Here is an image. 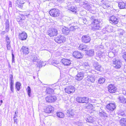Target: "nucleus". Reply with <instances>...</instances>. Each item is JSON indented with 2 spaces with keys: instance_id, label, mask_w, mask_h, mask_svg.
<instances>
[{
  "instance_id": "1",
  "label": "nucleus",
  "mask_w": 126,
  "mask_h": 126,
  "mask_svg": "<svg viewBox=\"0 0 126 126\" xmlns=\"http://www.w3.org/2000/svg\"><path fill=\"white\" fill-rule=\"evenodd\" d=\"M91 30L93 31H97L101 29L100 25L101 20L100 19H95L93 17H92L91 18Z\"/></svg>"
},
{
  "instance_id": "2",
  "label": "nucleus",
  "mask_w": 126,
  "mask_h": 126,
  "mask_svg": "<svg viewBox=\"0 0 126 126\" xmlns=\"http://www.w3.org/2000/svg\"><path fill=\"white\" fill-rule=\"evenodd\" d=\"M76 101L79 103H88L89 101V98L87 97H78L76 98Z\"/></svg>"
},
{
  "instance_id": "3",
  "label": "nucleus",
  "mask_w": 126,
  "mask_h": 126,
  "mask_svg": "<svg viewBox=\"0 0 126 126\" xmlns=\"http://www.w3.org/2000/svg\"><path fill=\"white\" fill-rule=\"evenodd\" d=\"M49 13L51 16L56 17L59 16L60 14L59 10L55 9L50 10Z\"/></svg>"
},
{
  "instance_id": "4",
  "label": "nucleus",
  "mask_w": 126,
  "mask_h": 126,
  "mask_svg": "<svg viewBox=\"0 0 126 126\" xmlns=\"http://www.w3.org/2000/svg\"><path fill=\"white\" fill-rule=\"evenodd\" d=\"M48 35L50 37L56 35L58 34V31L56 29L53 28H50L48 31Z\"/></svg>"
},
{
  "instance_id": "5",
  "label": "nucleus",
  "mask_w": 126,
  "mask_h": 126,
  "mask_svg": "<svg viewBox=\"0 0 126 126\" xmlns=\"http://www.w3.org/2000/svg\"><path fill=\"white\" fill-rule=\"evenodd\" d=\"M66 93L70 94L74 92L75 90V88L73 86L70 85L67 86L64 89Z\"/></svg>"
},
{
  "instance_id": "6",
  "label": "nucleus",
  "mask_w": 126,
  "mask_h": 126,
  "mask_svg": "<svg viewBox=\"0 0 126 126\" xmlns=\"http://www.w3.org/2000/svg\"><path fill=\"white\" fill-rule=\"evenodd\" d=\"M27 38V35L25 32H19L18 35V38L22 41L25 40Z\"/></svg>"
},
{
  "instance_id": "7",
  "label": "nucleus",
  "mask_w": 126,
  "mask_h": 126,
  "mask_svg": "<svg viewBox=\"0 0 126 126\" xmlns=\"http://www.w3.org/2000/svg\"><path fill=\"white\" fill-rule=\"evenodd\" d=\"M65 40V38L63 36L59 35L55 37L54 40L56 42L58 43H63Z\"/></svg>"
},
{
  "instance_id": "8",
  "label": "nucleus",
  "mask_w": 126,
  "mask_h": 126,
  "mask_svg": "<svg viewBox=\"0 0 126 126\" xmlns=\"http://www.w3.org/2000/svg\"><path fill=\"white\" fill-rule=\"evenodd\" d=\"M57 99L56 96L52 95L47 96L46 98V102L50 103L54 102Z\"/></svg>"
},
{
  "instance_id": "9",
  "label": "nucleus",
  "mask_w": 126,
  "mask_h": 126,
  "mask_svg": "<svg viewBox=\"0 0 126 126\" xmlns=\"http://www.w3.org/2000/svg\"><path fill=\"white\" fill-rule=\"evenodd\" d=\"M113 66L116 68H119L121 67V63L118 60H116L113 59Z\"/></svg>"
},
{
  "instance_id": "10",
  "label": "nucleus",
  "mask_w": 126,
  "mask_h": 126,
  "mask_svg": "<svg viewBox=\"0 0 126 126\" xmlns=\"http://www.w3.org/2000/svg\"><path fill=\"white\" fill-rule=\"evenodd\" d=\"M94 69L97 71H100L102 69V68L100 65L97 62H95L93 64Z\"/></svg>"
},
{
  "instance_id": "11",
  "label": "nucleus",
  "mask_w": 126,
  "mask_h": 126,
  "mask_svg": "<svg viewBox=\"0 0 126 126\" xmlns=\"http://www.w3.org/2000/svg\"><path fill=\"white\" fill-rule=\"evenodd\" d=\"M73 56L77 59H80L83 57V54L78 51H75L74 52L73 54Z\"/></svg>"
},
{
  "instance_id": "12",
  "label": "nucleus",
  "mask_w": 126,
  "mask_h": 126,
  "mask_svg": "<svg viewBox=\"0 0 126 126\" xmlns=\"http://www.w3.org/2000/svg\"><path fill=\"white\" fill-rule=\"evenodd\" d=\"M108 91L111 93H115L116 90V87L112 84H110L108 87Z\"/></svg>"
},
{
  "instance_id": "13",
  "label": "nucleus",
  "mask_w": 126,
  "mask_h": 126,
  "mask_svg": "<svg viewBox=\"0 0 126 126\" xmlns=\"http://www.w3.org/2000/svg\"><path fill=\"white\" fill-rule=\"evenodd\" d=\"M54 110V108L51 106H46L44 108V111L46 113H50Z\"/></svg>"
},
{
  "instance_id": "14",
  "label": "nucleus",
  "mask_w": 126,
  "mask_h": 126,
  "mask_svg": "<svg viewBox=\"0 0 126 126\" xmlns=\"http://www.w3.org/2000/svg\"><path fill=\"white\" fill-rule=\"evenodd\" d=\"M116 105L114 103H109L106 107V108L110 111H112L116 108Z\"/></svg>"
},
{
  "instance_id": "15",
  "label": "nucleus",
  "mask_w": 126,
  "mask_h": 126,
  "mask_svg": "<svg viewBox=\"0 0 126 126\" xmlns=\"http://www.w3.org/2000/svg\"><path fill=\"white\" fill-rule=\"evenodd\" d=\"M84 77V73L83 72L81 71L79 72L75 77L76 79L78 81H80Z\"/></svg>"
},
{
  "instance_id": "16",
  "label": "nucleus",
  "mask_w": 126,
  "mask_h": 126,
  "mask_svg": "<svg viewBox=\"0 0 126 126\" xmlns=\"http://www.w3.org/2000/svg\"><path fill=\"white\" fill-rule=\"evenodd\" d=\"M119 20L114 16H112L110 18V22L114 24H117L119 22Z\"/></svg>"
},
{
  "instance_id": "17",
  "label": "nucleus",
  "mask_w": 126,
  "mask_h": 126,
  "mask_svg": "<svg viewBox=\"0 0 126 126\" xmlns=\"http://www.w3.org/2000/svg\"><path fill=\"white\" fill-rule=\"evenodd\" d=\"M91 40V39L90 37L87 35L83 36L82 38V41L85 43L89 42Z\"/></svg>"
},
{
  "instance_id": "18",
  "label": "nucleus",
  "mask_w": 126,
  "mask_h": 126,
  "mask_svg": "<svg viewBox=\"0 0 126 126\" xmlns=\"http://www.w3.org/2000/svg\"><path fill=\"white\" fill-rule=\"evenodd\" d=\"M16 6L22 8L25 2H24L23 0H17L16 1Z\"/></svg>"
},
{
  "instance_id": "19",
  "label": "nucleus",
  "mask_w": 126,
  "mask_h": 126,
  "mask_svg": "<svg viewBox=\"0 0 126 126\" xmlns=\"http://www.w3.org/2000/svg\"><path fill=\"white\" fill-rule=\"evenodd\" d=\"M61 62L64 66H67L70 65L71 62L70 61L65 59H63L61 60Z\"/></svg>"
},
{
  "instance_id": "20",
  "label": "nucleus",
  "mask_w": 126,
  "mask_h": 126,
  "mask_svg": "<svg viewBox=\"0 0 126 126\" xmlns=\"http://www.w3.org/2000/svg\"><path fill=\"white\" fill-rule=\"evenodd\" d=\"M21 49L24 55H25L28 54L29 52L28 48L26 47L23 46L21 48Z\"/></svg>"
},
{
  "instance_id": "21",
  "label": "nucleus",
  "mask_w": 126,
  "mask_h": 126,
  "mask_svg": "<svg viewBox=\"0 0 126 126\" xmlns=\"http://www.w3.org/2000/svg\"><path fill=\"white\" fill-rule=\"evenodd\" d=\"M86 54L88 56L91 57L93 56L94 55V51L93 49L86 50Z\"/></svg>"
},
{
  "instance_id": "22",
  "label": "nucleus",
  "mask_w": 126,
  "mask_h": 126,
  "mask_svg": "<svg viewBox=\"0 0 126 126\" xmlns=\"http://www.w3.org/2000/svg\"><path fill=\"white\" fill-rule=\"evenodd\" d=\"M119 102L123 103L126 104V98L122 96H119L118 97Z\"/></svg>"
},
{
  "instance_id": "23",
  "label": "nucleus",
  "mask_w": 126,
  "mask_h": 126,
  "mask_svg": "<svg viewBox=\"0 0 126 126\" xmlns=\"http://www.w3.org/2000/svg\"><path fill=\"white\" fill-rule=\"evenodd\" d=\"M66 115L68 116L73 115L74 114V110L71 109H69L67 111Z\"/></svg>"
},
{
  "instance_id": "24",
  "label": "nucleus",
  "mask_w": 126,
  "mask_h": 126,
  "mask_svg": "<svg viewBox=\"0 0 126 126\" xmlns=\"http://www.w3.org/2000/svg\"><path fill=\"white\" fill-rule=\"evenodd\" d=\"M88 47V46H87L85 45L81 44L80 45L79 47V50L86 51Z\"/></svg>"
},
{
  "instance_id": "25",
  "label": "nucleus",
  "mask_w": 126,
  "mask_h": 126,
  "mask_svg": "<svg viewBox=\"0 0 126 126\" xmlns=\"http://www.w3.org/2000/svg\"><path fill=\"white\" fill-rule=\"evenodd\" d=\"M63 33L65 35H67L70 32L69 29L68 28L64 26L62 29Z\"/></svg>"
},
{
  "instance_id": "26",
  "label": "nucleus",
  "mask_w": 126,
  "mask_h": 126,
  "mask_svg": "<svg viewBox=\"0 0 126 126\" xmlns=\"http://www.w3.org/2000/svg\"><path fill=\"white\" fill-rule=\"evenodd\" d=\"M118 5L121 9H125L126 8V3L123 2H119Z\"/></svg>"
},
{
  "instance_id": "27",
  "label": "nucleus",
  "mask_w": 126,
  "mask_h": 126,
  "mask_svg": "<svg viewBox=\"0 0 126 126\" xmlns=\"http://www.w3.org/2000/svg\"><path fill=\"white\" fill-rule=\"evenodd\" d=\"M95 78L93 77L88 76L86 78V79L89 82H94L95 81Z\"/></svg>"
},
{
  "instance_id": "28",
  "label": "nucleus",
  "mask_w": 126,
  "mask_h": 126,
  "mask_svg": "<svg viewBox=\"0 0 126 126\" xmlns=\"http://www.w3.org/2000/svg\"><path fill=\"white\" fill-rule=\"evenodd\" d=\"M74 6H72L70 7L67 6V8H66L67 9H68V10L71 11L72 12H74V13H76V8Z\"/></svg>"
},
{
  "instance_id": "29",
  "label": "nucleus",
  "mask_w": 126,
  "mask_h": 126,
  "mask_svg": "<svg viewBox=\"0 0 126 126\" xmlns=\"http://www.w3.org/2000/svg\"><path fill=\"white\" fill-rule=\"evenodd\" d=\"M120 123L123 126H126V118H122L120 120Z\"/></svg>"
},
{
  "instance_id": "30",
  "label": "nucleus",
  "mask_w": 126,
  "mask_h": 126,
  "mask_svg": "<svg viewBox=\"0 0 126 126\" xmlns=\"http://www.w3.org/2000/svg\"><path fill=\"white\" fill-rule=\"evenodd\" d=\"M37 67H41L43 66H44L43 63V62L40 60H37Z\"/></svg>"
},
{
  "instance_id": "31",
  "label": "nucleus",
  "mask_w": 126,
  "mask_h": 126,
  "mask_svg": "<svg viewBox=\"0 0 126 126\" xmlns=\"http://www.w3.org/2000/svg\"><path fill=\"white\" fill-rule=\"evenodd\" d=\"M57 116L60 118H63L64 117V113L61 112H57L56 113Z\"/></svg>"
},
{
  "instance_id": "32",
  "label": "nucleus",
  "mask_w": 126,
  "mask_h": 126,
  "mask_svg": "<svg viewBox=\"0 0 126 126\" xmlns=\"http://www.w3.org/2000/svg\"><path fill=\"white\" fill-rule=\"evenodd\" d=\"M96 55L99 58L104 56L105 55L104 53H103L100 51H99L96 53Z\"/></svg>"
},
{
  "instance_id": "33",
  "label": "nucleus",
  "mask_w": 126,
  "mask_h": 126,
  "mask_svg": "<svg viewBox=\"0 0 126 126\" xmlns=\"http://www.w3.org/2000/svg\"><path fill=\"white\" fill-rule=\"evenodd\" d=\"M125 33V31L122 29H119L118 31V34L119 36L121 37L123 36Z\"/></svg>"
},
{
  "instance_id": "34",
  "label": "nucleus",
  "mask_w": 126,
  "mask_h": 126,
  "mask_svg": "<svg viewBox=\"0 0 126 126\" xmlns=\"http://www.w3.org/2000/svg\"><path fill=\"white\" fill-rule=\"evenodd\" d=\"M15 85L17 90L19 91L20 89L21 84L20 82H17L16 83Z\"/></svg>"
},
{
  "instance_id": "35",
  "label": "nucleus",
  "mask_w": 126,
  "mask_h": 126,
  "mask_svg": "<svg viewBox=\"0 0 126 126\" xmlns=\"http://www.w3.org/2000/svg\"><path fill=\"white\" fill-rule=\"evenodd\" d=\"M105 80V78H100L98 80V82L100 84L103 83Z\"/></svg>"
},
{
  "instance_id": "36",
  "label": "nucleus",
  "mask_w": 126,
  "mask_h": 126,
  "mask_svg": "<svg viewBox=\"0 0 126 126\" xmlns=\"http://www.w3.org/2000/svg\"><path fill=\"white\" fill-rule=\"evenodd\" d=\"M53 92V89L49 88H47L46 90V92L49 94H51Z\"/></svg>"
},
{
  "instance_id": "37",
  "label": "nucleus",
  "mask_w": 126,
  "mask_h": 126,
  "mask_svg": "<svg viewBox=\"0 0 126 126\" xmlns=\"http://www.w3.org/2000/svg\"><path fill=\"white\" fill-rule=\"evenodd\" d=\"M5 28L7 30H8L9 29V21L6 20L5 22Z\"/></svg>"
},
{
  "instance_id": "38",
  "label": "nucleus",
  "mask_w": 126,
  "mask_h": 126,
  "mask_svg": "<svg viewBox=\"0 0 126 126\" xmlns=\"http://www.w3.org/2000/svg\"><path fill=\"white\" fill-rule=\"evenodd\" d=\"M78 28L77 26H72L69 29L70 31H75L76 29H78Z\"/></svg>"
},
{
  "instance_id": "39",
  "label": "nucleus",
  "mask_w": 126,
  "mask_h": 126,
  "mask_svg": "<svg viewBox=\"0 0 126 126\" xmlns=\"http://www.w3.org/2000/svg\"><path fill=\"white\" fill-rule=\"evenodd\" d=\"M31 60L33 62H35L37 60V58L36 56L35 55H32L31 57Z\"/></svg>"
},
{
  "instance_id": "40",
  "label": "nucleus",
  "mask_w": 126,
  "mask_h": 126,
  "mask_svg": "<svg viewBox=\"0 0 126 126\" xmlns=\"http://www.w3.org/2000/svg\"><path fill=\"white\" fill-rule=\"evenodd\" d=\"M27 93L29 96V97L31 96V89L29 86H28L27 89Z\"/></svg>"
},
{
  "instance_id": "41",
  "label": "nucleus",
  "mask_w": 126,
  "mask_h": 126,
  "mask_svg": "<svg viewBox=\"0 0 126 126\" xmlns=\"http://www.w3.org/2000/svg\"><path fill=\"white\" fill-rule=\"evenodd\" d=\"M86 120L87 122H92L94 121V119L92 117H90L87 118Z\"/></svg>"
},
{
  "instance_id": "42",
  "label": "nucleus",
  "mask_w": 126,
  "mask_h": 126,
  "mask_svg": "<svg viewBox=\"0 0 126 126\" xmlns=\"http://www.w3.org/2000/svg\"><path fill=\"white\" fill-rule=\"evenodd\" d=\"M114 54L112 52L110 51L108 53V56L110 58H112L114 57Z\"/></svg>"
},
{
  "instance_id": "43",
  "label": "nucleus",
  "mask_w": 126,
  "mask_h": 126,
  "mask_svg": "<svg viewBox=\"0 0 126 126\" xmlns=\"http://www.w3.org/2000/svg\"><path fill=\"white\" fill-rule=\"evenodd\" d=\"M93 106L91 104H86L85 106V108L87 109H90Z\"/></svg>"
},
{
  "instance_id": "44",
  "label": "nucleus",
  "mask_w": 126,
  "mask_h": 126,
  "mask_svg": "<svg viewBox=\"0 0 126 126\" xmlns=\"http://www.w3.org/2000/svg\"><path fill=\"white\" fill-rule=\"evenodd\" d=\"M6 41L7 42V44H10L11 41L9 39V38L8 36H6Z\"/></svg>"
},
{
  "instance_id": "45",
  "label": "nucleus",
  "mask_w": 126,
  "mask_h": 126,
  "mask_svg": "<svg viewBox=\"0 0 126 126\" xmlns=\"http://www.w3.org/2000/svg\"><path fill=\"white\" fill-rule=\"evenodd\" d=\"M25 18H21V17L18 16L17 18V20L18 21H21L22 20H25Z\"/></svg>"
},
{
  "instance_id": "46",
  "label": "nucleus",
  "mask_w": 126,
  "mask_h": 126,
  "mask_svg": "<svg viewBox=\"0 0 126 126\" xmlns=\"http://www.w3.org/2000/svg\"><path fill=\"white\" fill-rule=\"evenodd\" d=\"M75 124L78 126H81L82 125V122L79 121L75 122Z\"/></svg>"
},
{
  "instance_id": "47",
  "label": "nucleus",
  "mask_w": 126,
  "mask_h": 126,
  "mask_svg": "<svg viewBox=\"0 0 126 126\" xmlns=\"http://www.w3.org/2000/svg\"><path fill=\"white\" fill-rule=\"evenodd\" d=\"M10 89L11 92V93H14V85H10Z\"/></svg>"
},
{
  "instance_id": "48",
  "label": "nucleus",
  "mask_w": 126,
  "mask_h": 126,
  "mask_svg": "<svg viewBox=\"0 0 126 126\" xmlns=\"http://www.w3.org/2000/svg\"><path fill=\"white\" fill-rule=\"evenodd\" d=\"M81 21L83 22L84 24H86L87 22L86 19L85 18H82L81 19Z\"/></svg>"
},
{
  "instance_id": "49",
  "label": "nucleus",
  "mask_w": 126,
  "mask_h": 126,
  "mask_svg": "<svg viewBox=\"0 0 126 126\" xmlns=\"http://www.w3.org/2000/svg\"><path fill=\"white\" fill-rule=\"evenodd\" d=\"M10 85H14V80H10Z\"/></svg>"
},
{
  "instance_id": "50",
  "label": "nucleus",
  "mask_w": 126,
  "mask_h": 126,
  "mask_svg": "<svg viewBox=\"0 0 126 126\" xmlns=\"http://www.w3.org/2000/svg\"><path fill=\"white\" fill-rule=\"evenodd\" d=\"M7 47L8 50H10L11 48V47L10 44H7Z\"/></svg>"
},
{
  "instance_id": "51",
  "label": "nucleus",
  "mask_w": 126,
  "mask_h": 126,
  "mask_svg": "<svg viewBox=\"0 0 126 126\" xmlns=\"http://www.w3.org/2000/svg\"><path fill=\"white\" fill-rule=\"evenodd\" d=\"M14 120V122L15 123H16V124H17V121L18 119L16 118H13Z\"/></svg>"
},
{
  "instance_id": "52",
  "label": "nucleus",
  "mask_w": 126,
  "mask_h": 126,
  "mask_svg": "<svg viewBox=\"0 0 126 126\" xmlns=\"http://www.w3.org/2000/svg\"><path fill=\"white\" fill-rule=\"evenodd\" d=\"M66 4H67V6L66 8H67L68 6V7L71 6H70V5H71V2H68L66 3Z\"/></svg>"
},
{
  "instance_id": "53",
  "label": "nucleus",
  "mask_w": 126,
  "mask_h": 126,
  "mask_svg": "<svg viewBox=\"0 0 126 126\" xmlns=\"http://www.w3.org/2000/svg\"><path fill=\"white\" fill-rule=\"evenodd\" d=\"M123 56V58L125 59V61H126V53L124 54Z\"/></svg>"
},
{
  "instance_id": "54",
  "label": "nucleus",
  "mask_w": 126,
  "mask_h": 126,
  "mask_svg": "<svg viewBox=\"0 0 126 126\" xmlns=\"http://www.w3.org/2000/svg\"><path fill=\"white\" fill-rule=\"evenodd\" d=\"M119 115L123 116H124L125 115V113L123 112H122L121 113H120Z\"/></svg>"
},
{
  "instance_id": "55",
  "label": "nucleus",
  "mask_w": 126,
  "mask_h": 126,
  "mask_svg": "<svg viewBox=\"0 0 126 126\" xmlns=\"http://www.w3.org/2000/svg\"><path fill=\"white\" fill-rule=\"evenodd\" d=\"M10 80H13V76L11 74L10 75Z\"/></svg>"
},
{
  "instance_id": "56",
  "label": "nucleus",
  "mask_w": 126,
  "mask_h": 126,
  "mask_svg": "<svg viewBox=\"0 0 126 126\" xmlns=\"http://www.w3.org/2000/svg\"><path fill=\"white\" fill-rule=\"evenodd\" d=\"M123 93L126 96V90H124L123 91Z\"/></svg>"
},
{
  "instance_id": "57",
  "label": "nucleus",
  "mask_w": 126,
  "mask_h": 126,
  "mask_svg": "<svg viewBox=\"0 0 126 126\" xmlns=\"http://www.w3.org/2000/svg\"><path fill=\"white\" fill-rule=\"evenodd\" d=\"M29 15H30V14H29V13L28 14H26L25 13H24V14H23V15L22 16H28Z\"/></svg>"
},
{
  "instance_id": "58",
  "label": "nucleus",
  "mask_w": 126,
  "mask_h": 126,
  "mask_svg": "<svg viewBox=\"0 0 126 126\" xmlns=\"http://www.w3.org/2000/svg\"><path fill=\"white\" fill-rule=\"evenodd\" d=\"M103 7L105 9L107 8V6L106 5V4H104L103 5Z\"/></svg>"
},
{
  "instance_id": "59",
  "label": "nucleus",
  "mask_w": 126,
  "mask_h": 126,
  "mask_svg": "<svg viewBox=\"0 0 126 126\" xmlns=\"http://www.w3.org/2000/svg\"><path fill=\"white\" fill-rule=\"evenodd\" d=\"M57 0L59 2H62L64 1V0Z\"/></svg>"
},
{
  "instance_id": "60",
  "label": "nucleus",
  "mask_w": 126,
  "mask_h": 126,
  "mask_svg": "<svg viewBox=\"0 0 126 126\" xmlns=\"http://www.w3.org/2000/svg\"><path fill=\"white\" fill-rule=\"evenodd\" d=\"M12 2L11 1H9V7H11L12 6Z\"/></svg>"
},
{
  "instance_id": "61",
  "label": "nucleus",
  "mask_w": 126,
  "mask_h": 126,
  "mask_svg": "<svg viewBox=\"0 0 126 126\" xmlns=\"http://www.w3.org/2000/svg\"><path fill=\"white\" fill-rule=\"evenodd\" d=\"M15 62V61L14 58H12V62L14 63Z\"/></svg>"
},
{
  "instance_id": "62",
  "label": "nucleus",
  "mask_w": 126,
  "mask_h": 126,
  "mask_svg": "<svg viewBox=\"0 0 126 126\" xmlns=\"http://www.w3.org/2000/svg\"><path fill=\"white\" fill-rule=\"evenodd\" d=\"M17 117H18V115L17 114H15L14 118H16Z\"/></svg>"
},
{
  "instance_id": "63",
  "label": "nucleus",
  "mask_w": 126,
  "mask_h": 126,
  "mask_svg": "<svg viewBox=\"0 0 126 126\" xmlns=\"http://www.w3.org/2000/svg\"><path fill=\"white\" fill-rule=\"evenodd\" d=\"M75 0L76 1V2H79L80 1V0Z\"/></svg>"
},
{
  "instance_id": "64",
  "label": "nucleus",
  "mask_w": 126,
  "mask_h": 126,
  "mask_svg": "<svg viewBox=\"0 0 126 126\" xmlns=\"http://www.w3.org/2000/svg\"><path fill=\"white\" fill-rule=\"evenodd\" d=\"M2 102H3V101L2 100H0V104H2Z\"/></svg>"
}]
</instances>
